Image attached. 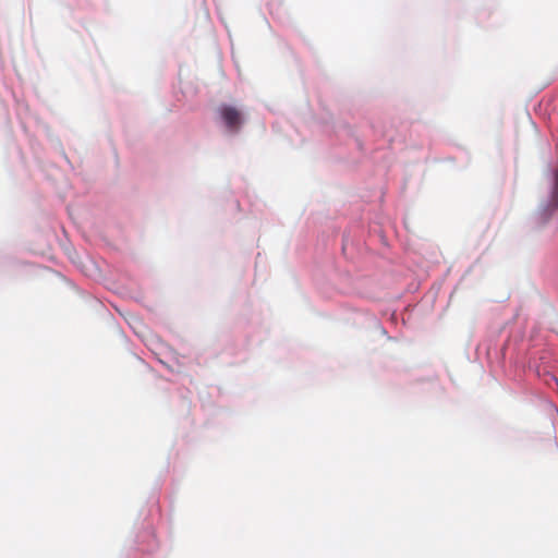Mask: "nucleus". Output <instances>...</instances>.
<instances>
[{"label": "nucleus", "mask_w": 558, "mask_h": 558, "mask_svg": "<svg viewBox=\"0 0 558 558\" xmlns=\"http://www.w3.org/2000/svg\"><path fill=\"white\" fill-rule=\"evenodd\" d=\"M219 113L229 131L238 132L240 130L243 123V116L238 108L229 105H222L219 108Z\"/></svg>", "instance_id": "1"}]
</instances>
